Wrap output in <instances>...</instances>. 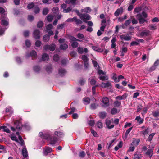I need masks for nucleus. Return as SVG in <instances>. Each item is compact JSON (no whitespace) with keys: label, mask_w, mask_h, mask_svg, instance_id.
<instances>
[{"label":"nucleus","mask_w":159,"mask_h":159,"mask_svg":"<svg viewBox=\"0 0 159 159\" xmlns=\"http://www.w3.org/2000/svg\"><path fill=\"white\" fill-rule=\"evenodd\" d=\"M44 49L46 50H49L51 51H53L56 48V45L54 44H52L50 45H46L43 47Z\"/></svg>","instance_id":"obj_6"},{"label":"nucleus","mask_w":159,"mask_h":159,"mask_svg":"<svg viewBox=\"0 0 159 159\" xmlns=\"http://www.w3.org/2000/svg\"><path fill=\"white\" fill-rule=\"evenodd\" d=\"M77 38H78L79 39H83L84 37V35L81 33H79L77 35Z\"/></svg>","instance_id":"obj_52"},{"label":"nucleus","mask_w":159,"mask_h":159,"mask_svg":"<svg viewBox=\"0 0 159 159\" xmlns=\"http://www.w3.org/2000/svg\"><path fill=\"white\" fill-rule=\"evenodd\" d=\"M135 149V148L134 145H132V144L129 147V148L128 150V152L133 151Z\"/></svg>","instance_id":"obj_62"},{"label":"nucleus","mask_w":159,"mask_h":159,"mask_svg":"<svg viewBox=\"0 0 159 159\" xmlns=\"http://www.w3.org/2000/svg\"><path fill=\"white\" fill-rule=\"evenodd\" d=\"M53 26L51 24H49L46 26V28L47 30H49L53 28Z\"/></svg>","instance_id":"obj_53"},{"label":"nucleus","mask_w":159,"mask_h":159,"mask_svg":"<svg viewBox=\"0 0 159 159\" xmlns=\"http://www.w3.org/2000/svg\"><path fill=\"white\" fill-rule=\"evenodd\" d=\"M152 114L154 117H157L159 116V110H157L153 111Z\"/></svg>","instance_id":"obj_38"},{"label":"nucleus","mask_w":159,"mask_h":159,"mask_svg":"<svg viewBox=\"0 0 159 159\" xmlns=\"http://www.w3.org/2000/svg\"><path fill=\"white\" fill-rule=\"evenodd\" d=\"M94 121L93 120H90L88 122V124L89 125L91 126H93L94 125Z\"/></svg>","instance_id":"obj_56"},{"label":"nucleus","mask_w":159,"mask_h":159,"mask_svg":"<svg viewBox=\"0 0 159 159\" xmlns=\"http://www.w3.org/2000/svg\"><path fill=\"white\" fill-rule=\"evenodd\" d=\"M115 140L116 139H114L113 140H111L107 144V146L108 149L110 148L111 147V145L113 143Z\"/></svg>","instance_id":"obj_49"},{"label":"nucleus","mask_w":159,"mask_h":159,"mask_svg":"<svg viewBox=\"0 0 159 159\" xmlns=\"http://www.w3.org/2000/svg\"><path fill=\"white\" fill-rule=\"evenodd\" d=\"M141 157V155L140 154H135L134 157V159H140Z\"/></svg>","instance_id":"obj_43"},{"label":"nucleus","mask_w":159,"mask_h":159,"mask_svg":"<svg viewBox=\"0 0 159 159\" xmlns=\"http://www.w3.org/2000/svg\"><path fill=\"white\" fill-rule=\"evenodd\" d=\"M40 70V68L39 67L37 66H35L34 68V70L36 72H38Z\"/></svg>","instance_id":"obj_64"},{"label":"nucleus","mask_w":159,"mask_h":159,"mask_svg":"<svg viewBox=\"0 0 159 159\" xmlns=\"http://www.w3.org/2000/svg\"><path fill=\"white\" fill-rule=\"evenodd\" d=\"M78 52L80 54H82L84 52V48L81 47H79L77 48Z\"/></svg>","instance_id":"obj_41"},{"label":"nucleus","mask_w":159,"mask_h":159,"mask_svg":"<svg viewBox=\"0 0 159 159\" xmlns=\"http://www.w3.org/2000/svg\"><path fill=\"white\" fill-rule=\"evenodd\" d=\"M33 37L35 39H39L40 37L39 31L37 29H36L34 31L33 33Z\"/></svg>","instance_id":"obj_12"},{"label":"nucleus","mask_w":159,"mask_h":159,"mask_svg":"<svg viewBox=\"0 0 159 159\" xmlns=\"http://www.w3.org/2000/svg\"><path fill=\"white\" fill-rule=\"evenodd\" d=\"M43 23L41 21H39L37 24V25L38 28H42L43 26Z\"/></svg>","instance_id":"obj_57"},{"label":"nucleus","mask_w":159,"mask_h":159,"mask_svg":"<svg viewBox=\"0 0 159 159\" xmlns=\"http://www.w3.org/2000/svg\"><path fill=\"white\" fill-rule=\"evenodd\" d=\"M140 142V139H139L134 140L132 143V145H137L139 144Z\"/></svg>","instance_id":"obj_32"},{"label":"nucleus","mask_w":159,"mask_h":159,"mask_svg":"<svg viewBox=\"0 0 159 159\" xmlns=\"http://www.w3.org/2000/svg\"><path fill=\"white\" fill-rule=\"evenodd\" d=\"M92 49L97 52H101L103 51L102 49L101 48L97 46H93L92 47Z\"/></svg>","instance_id":"obj_16"},{"label":"nucleus","mask_w":159,"mask_h":159,"mask_svg":"<svg viewBox=\"0 0 159 159\" xmlns=\"http://www.w3.org/2000/svg\"><path fill=\"white\" fill-rule=\"evenodd\" d=\"M54 134L59 138H62L64 136V133L60 131H55Z\"/></svg>","instance_id":"obj_21"},{"label":"nucleus","mask_w":159,"mask_h":159,"mask_svg":"<svg viewBox=\"0 0 159 159\" xmlns=\"http://www.w3.org/2000/svg\"><path fill=\"white\" fill-rule=\"evenodd\" d=\"M69 39L70 40V41L72 42L71 44V46L72 48H75L78 47L79 43L78 42H76L77 41L82 42V41L77 39L73 36H70L69 37Z\"/></svg>","instance_id":"obj_3"},{"label":"nucleus","mask_w":159,"mask_h":159,"mask_svg":"<svg viewBox=\"0 0 159 159\" xmlns=\"http://www.w3.org/2000/svg\"><path fill=\"white\" fill-rule=\"evenodd\" d=\"M26 56L28 57H31L33 58H35L37 56V52L34 50H32L30 52H27Z\"/></svg>","instance_id":"obj_10"},{"label":"nucleus","mask_w":159,"mask_h":159,"mask_svg":"<svg viewBox=\"0 0 159 159\" xmlns=\"http://www.w3.org/2000/svg\"><path fill=\"white\" fill-rule=\"evenodd\" d=\"M135 120H136L139 123V124H141L144 121L143 119H141L139 116H137Z\"/></svg>","instance_id":"obj_26"},{"label":"nucleus","mask_w":159,"mask_h":159,"mask_svg":"<svg viewBox=\"0 0 159 159\" xmlns=\"http://www.w3.org/2000/svg\"><path fill=\"white\" fill-rule=\"evenodd\" d=\"M66 73V71L63 69H60L59 71V75L61 76H63Z\"/></svg>","instance_id":"obj_37"},{"label":"nucleus","mask_w":159,"mask_h":159,"mask_svg":"<svg viewBox=\"0 0 159 159\" xmlns=\"http://www.w3.org/2000/svg\"><path fill=\"white\" fill-rule=\"evenodd\" d=\"M71 10L72 8L70 7H69L67 9H64L63 10V11L65 13H67L69 12L70 11H71Z\"/></svg>","instance_id":"obj_58"},{"label":"nucleus","mask_w":159,"mask_h":159,"mask_svg":"<svg viewBox=\"0 0 159 159\" xmlns=\"http://www.w3.org/2000/svg\"><path fill=\"white\" fill-rule=\"evenodd\" d=\"M22 153L24 157H26L28 156V152L25 148H24L22 149Z\"/></svg>","instance_id":"obj_23"},{"label":"nucleus","mask_w":159,"mask_h":159,"mask_svg":"<svg viewBox=\"0 0 159 159\" xmlns=\"http://www.w3.org/2000/svg\"><path fill=\"white\" fill-rule=\"evenodd\" d=\"M5 111L6 112L9 113V115L11 114L13 112L12 108L9 107L6 108Z\"/></svg>","instance_id":"obj_28"},{"label":"nucleus","mask_w":159,"mask_h":159,"mask_svg":"<svg viewBox=\"0 0 159 159\" xmlns=\"http://www.w3.org/2000/svg\"><path fill=\"white\" fill-rule=\"evenodd\" d=\"M75 17H74L73 18H69L67 19L66 21L68 22H72L75 21Z\"/></svg>","instance_id":"obj_63"},{"label":"nucleus","mask_w":159,"mask_h":159,"mask_svg":"<svg viewBox=\"0 0 159 159\" xmlns=\"http://www.w3.org/2000/svg\"><path fill=\"white\" fill-rule=\"evenodd\" d=\"M91 11V9L89 7H87L84 9H82L81 11L82 12L89 13Z\"/></svg>","instance_id":"obj_29"},{"label":"nucleus","mask_w":159,"mask_h":159,"mask_svg":"<svg viewBox=\"0 0 159 159\" xmlns=\"http://www.w3.org/2000/svg\"><path fill=\"white\" fill-rule=\"evenodd\" d=\"M117 112V110L115 108H113L111 111V113L112 114H115Z\"/></svg>","instance_id":"obj_59"},{"label":"nucleus","mask_w":159,"mask_h":159,"mask_svg":"<svg viewBox=\"0 0 159 159\" xmlns=\"http://www.w3.org/2000/svg\"><path fill=\"white\" fill-rule=\"evenodd\" d=\"M149 31L148 30H144L142 31L140 35L141 37H143L144 36H146L149 34Z\"/></svg>","instance_id":"obj_15"},{"label":"nucleus","mask_w":159,"mask_h":159,"mask_svg":"<svg viewBox=\"0 0 159 159\" xmlns=\"http://www.w3.org/2000/svg\"><path fill=\"white\" fill-rule=\"evenodd\" d=\"M133 127H131L128 129L126 131L125 135V139H126L127 138V136L128 134L130 133L131 131L132 130Z\"/></svg>","instance_id":"obj_33"},{"label":"nucleus","mask_w":159,"mask_h":159,"mask_svg":"<svg viewBox=\"0 0 159 159\" xmlns=\"http://www.w3.org/2000/svg\"><path fill=\"white\" fill-rule=\"evenodd\" d=\"M16 134L18 136L19 140L17 142L18 143L21 145L23 146L24 145V141L21 136L19 135L18 132H16Z\"/></svg>","instance_id":"obj_14"},{"label":"nucleus","mask_w":159,"mask_h":159,"mask_svg":"<svg viewBox=\"0 0 159 159\" xmlns=\"http://www.w3.org/2000/svg\"><path fill=\"white\" fill-rule=\"evenodd\" d=\"M98 69V73L100 75L99 78V79L102 81L107 80L108 79L107 76L106 75H105L106 73L103 72L102 70L100 69L99 66H98L97 68Z\"/></svg>","instance_id":"obj_4"},{"label":"nucleus","mask_w":159,"mask_h":159,"mask_svg":"<svg viewBox=\"0 0 159 159\" xmlns=\"http://www.w3.org/2000/svg\"><path fill=\"white\" fill-rule=\"evenodd\" d=\"M84 103L85 104H88L90 103V99L89 98H84L83 99Z\"/></svg>","instance_id":"obj_25"},{"label":"nucleus","mask_w":159,"mask_h":159,"mask_svg":"<svg viewBox=\"0 0 159 159\" xmlns=\"http://www.w3.org/2000/svg\"><path fill=\"white\" fill-rule=\"evenodd\" d=\"M80 17L84 22H87V20H90L91 19L90 16L87 14H82Z\"/></svg>","instance_id":"obj_9"},{"label":"nucleus","mask_w":159,"mask_h":159,"mask_svg":"<svg viewBox=\"0 0 159 159\" xmlns=\"http://www.w3.org/2000/svg\"><path fill=\"white\" fill-rule=\"evenodd\" d=\"M64 24H59L57 27V29H62L64 27Z\"/></svg>","instance_id":"obj_55"},{"label":"nucleus","mask_w":159,"mask_h":159,"mask_svg":"<svg viewBox=\"0 0 159 159\" xmlns=\"http://www.w3.org/2000/svg\"><path fill=\"white\" fill-rule=\"evenodd\" d=\"M53 18V16L52 15H49L47 17L48 21L49 22H51Z\"/></svg>","instance_id":"obj_42"},{"label":"nucleus","mask_w":159,"mask_h":159,"mask_svg":"<svg viewBox=\"0 0 159 159\" xmlns=\"http://www.w3.org/2000/svg\"><path fill=\"white\" fill-rule=\"evenodd\" d=\"M159 65V60H156L154 63V65L150 69V71H152L154 70L157 66Z\"/></svg>","instance_id":"obj_20"},{"label":"nucleus","mask_w":159,"mask_h":159,"mask_svg":"<svg viewBox=\"0 0 159 159\" xmlns=\"http://www.w3.org/2000/svg\"><path fill=\"white\" fill-rule=\"evenodd\" d=\"M41 43H42L40 41L37 40L35 43V45L36 47H39L41 46Z\"/></svg>","instance_id":"obj_50"},{"label":"nucleus","mask_w":159,"mask_h":159,"mask_svg":"<svg viewBox=\"0 0 159 159\" xmlns=\"http://www.w3.org/2000/svg\"><path fill=\"white\" fill-rule=\"evenodd\" d=\"M113 76L112 77V79L114 80L115 82H119V80L117 78V75L115 73H113L112 74Z\"/></svg>","instance_id":"obj_34"},{"label":"nucleus","mask_w":159,"mask_h":159,"mask_svg":"<svg viewBox=\"0 0 159 159\" xmlns=\"http://www.w3.org/2000/svg\"><path fill=\"white\" fill-rule=\"evenodd\" d=\"M121 103L117 101H115L113 103V105L115 107H118L120 106Z\"/></svg>","instance_id":"obj_35"},{"label":"nucleus","mask_w":159,"mask_h":159,"mask_svg":"<svg viewBox=\"0 0 159 159\" xmlns=\"http://www.w3.org/2000/svg\"><path fill=\"white\" fill-rule=\"evenodd\" d=\"M147 17V15L145 12H143L141 14H139L136 16V18L139 20V23L141 24L147 22L146 18Z\"/></svg>","instance_id":"obj_1"},{"label":"nucleus","mask_w":159,"mask_h":159,"mask_svg":"<svg viewBox=\"0 0 159 159\" xmlns=\"http://www.w3.org/2000/svg\"><path fill=\"white\" fill-rule=\"evenodd\" d=\"M120 37L122 40L125 41H129L131 38V36L127 34L120 35Z\"/></svg>","instance_id":"obj_11"},{"label":"nucleus","mask_w":159,"mask_h":159,"mask_svg":"<svg viewBox=\"0 0 159 159\" xmlns=\"http://www.w3.org/2000/svg\"><path fill=\"white\" fill-rule=\"evenodd\" d=\"M127 48L126 47H123L121 50V55L123 56L125 53L127 52Z\"/></svg>","instance_id":"obj_27"},{"label":"nucleus","mask_w":159,"mask_h":159,"mask_svg":"<svg viewBox=\"0 0 159 159\" xmlns=\"http://www.w3.org/2000/svg\"><path fill=\"white\" fill-rule=\"evenodd\" d=\"M101 87L104 88L110 89L111 87V85L110 82L109 81H107L106 82H102L100 84Z\"/></svg>","instance_id":"obj_8"},{"label":"nucleus","mask_w":159,"mask_h":159,"mask_svg":"<svg viewBox=\"0 0 159 159\" xmlns=\"http://www.w3.org/2000/svg\"><path fill=\"white\" fill-rule=\"evenodd\" d=\"M48 9L47 8H45L43 9V15H46L48 13Z\"/></svg>","instance_id":"obj_47"},{"label":"nucleus","mask_w":159,"mask_h":159,"mask_svg":"<svg viewBox=\"0 0 159 159\" xmlns=\"http://www.w3.org/2000/svg\"><path fill=\"white\" fill-rule=\"evenodd\" d=\"M96 81L94 77H92L90 81V83L92 85H94L96 83Z\"/></svg>","instance_id":"obj_48"},{"label":"nucleus","mask_w":159,"mask_h":159,"mask_svg":"<svg viewBox=\"0 0 159 159\" xmlns=\"http://www.w3.org/2000/svg\"><path fill=\"white\" fill-rule=\"evenodd\" d=\"M153 149H149L146 152V155H148L150 157H151L153 154Z\"/></svg>","instance_id":"obj_24"},{"label":"nucleus","mask_w":159,"mask_h":159,"mask_svg":"<svg viewBox=\"0 0 159 159\" xmlns=\"http://www.w3.org/2000/svg\"><path fill=\"white\" fill-rule=\"evenodd\" d=\"M75 22L77 25L81 24L82 23V21L81 20L79 19H77L76 17H75Z\"/></svg>","instance_id":"obj_45"},{"label":"nucleus","mask_w":159,"mask_h":159,"mask_svg":"<svg viewBox=\"0 0 159 159\" xmlns=\"http://www.w3.org/2000/svg\"><path fill=\"white\" fill-rule=\"evenodd\" d=\"M123 12V9L122 7H120L117 9L114 13V15L116 16H119L120 14H122Z\"/></svg>","instance_id":"obj_18"},{"label":"nucleus","mask_w":159,"mask_h":159,"mask_svg":"<svg viewBox=\"0 0 159 159\" xmlns=\"http://www.w3.org/2000/svg\"><path fill=\"white\" fill-rule=\"evenodd\" d=\"M99 115L100 117L101 118H104L106 116V113L105 112H100Z\"/></svg>","instance_id":"obj_39"},{"label":"nucleus","mask_w":159,"mask_h":159,"mask_svg":"<svg viewBox=\"0 0 159 159\" xmlns=\"http://www.w3.org/2000/svg\"><path fill=\"white\" fill-rule=\"evenodd\" d=\"M97 125L98 128H102L103 127L102 123L99 121L97 122Z\"/></svg>","instance_id":"obj_51"},{"label":"nucleus","mask_w":159,"mask_h":159,"mask_svg":"<svg viewBox=\"0 0 159 159\" xmlns=\"http://www.w3.org/2000/svg\"><path fill=\"white\" fill-rule=\"evenodd\" d=\"M50 36L48 35H46L43 36V39L44 42H47L49 40Z\"/></svg>","instance_id":"obj_40"},{"label":"nucleus","mask_w":159,"mask_h":159,"mask_svg":"<svg viewBox=\"0 0 159 159\" xmlns=\"http://www.w3.org/2000/svg\"><path fill=\"white\" fill-rule=\"evenodd\" d=\"M111 121L109 120H106V124L109 129H111L114 127V125H111Z\"/></svg>","instance_id":"obj_19"},{"label":"nucleus","mask_w":159,"mask_h":159,"mask_svg":"<svg viewBox=\"0 0 159 159\" xmlns=\"http://www.w3.org/2000/svg\"><path fill=\"white\" fill-rule=\"evenodd\" d=\"M125 98V96L124 95L122 96H119L116 97V99H118L119 100H122Z\"/></svg>","instance_id":"obj_61"},{"label":"nucleus","mask_w":159,"mask_h":159,"mask_svg":"<svg viewBox=\"0 0 159 159\" xmlns=\"http://www.w3.org/2000/svg\"><path fill=\"white\" fill-rule=\"evenodd\" d=\"M102 102L103 104V106L107 107L109 105V100L107 98L103 97L102 98Z\"/></svg>","instance_id":"obj_13"},{"label":"nucleus","mask_w":159,"mask_h":159,"mask_svg":"<svg viewBox=\"0 0 159 159\" xmlns=\"http://www.w3.org/2000/svg\"><path fill=\"white\" fill-rule=\"evenodd\" d=\"M52 151L51 148L49 147H46L44 149V154L45 155H47L48 153L51 152Z\"/></svg>","instance_id":"obj_17"},{"label":"nucleus","mask_w":159,"mask_h":159,"mask_svg":"<svg viewBox=\"0 0 159 159\" xmlns=\"http://www.w3.org/2000/svg\"><path fill=\"white\" fill-rule=\"evenodd\" d=\"M76 1L75 0H66L65 2L66 3L69 4L71 3V4L75 5V2Z\"/></svg>","instance_id":"obj_31"},{"label":"nucleus","mask_w":159,"mask_h":159,"mask_svg":"<svg viewBox=\"0 0 159 159\" xmlns=\"http://www.w3.org/2000/svg\"><path fill=\"white\" fill-rule=\"evenodd\" d=\"M48 55L46 53H44L42 56V60H48Z\"/></svg>","instance_id":"obj_44"},{"label":"nucleus","mask_w":159,"mask_h":159,"mask_svg":"<svg viewBox=\"0 0 159 159\" xmlns=\"http://www.w3.org/2000/svg\"><path fill=\"white\" fill-rule=\"evenodd\" d=\"M1 24L3 26H7L8 25L9 20L6 17H2L1 18Z\"/></svg>","instance_id":"obj_7"},{"label":"nucleus","mask_w":159,"mask_h":159,"mask_svg":"<svg viewBox=\"0 0 159 159\" xmlns=\"http://www.w3.org/2000/svg\"><path fill=\"white\" fill-rule=\"evenodd\" d=\"M39 136L42 138L46 139L47 138V137H48L49 134H43V132H40L39 134Z\"/></svg>","instance_id":"obj_22"},{"label":"nucleus","mask_w":159,"mask_h":159,"mask_svg":"<svg viewBox=\"0 0 159 159\" xmlns=\"http://www.w3.org/2000/svg\"><path fill=\"white\" fill-rule=\"evenodd\" d=\"M25 44L27 47H29L31 45L30 41L29 40H26L25 42Z\"/></svg>","instance_id":"obj_60"},{"label":"nucleus","mask_w":159,"mask_h":159,"mask_svg":"<svg viewBox=\"0 0 159 159\" xmlns=\"http://www.w3.org/2000/svg\"><path fill=\"white\" fill-rule=\"evenodd\" d=\"M46 140L49 142L50 144L53 145L56 144L58 141V139L56 137L51 136L49 134L48 137H47Z\"/></svg>","instance_id":"obj_5"},{"label":"nucleus","mask_w":159,"mask_h":159,"mask_svg":"<svg viewBox=\"0 0 159 159\" xmlns=\"http://www.w3.org/2000/svg\"><path fill=\"white\" fill-rule=\"evenodd\" d=\"M1 128L2 129H3L4 131L8 133H10V130L6 126H1Z\"/></svg>","instance_id":"obj_36"},{"label":"nucleus","mask_w":159,"mask_h":159,"mask_svg":"<svg viewBox=\"0 0 159 159\" xmlns=\"http://www.w3.org/2000/svg\"><path fill=\"white\" fill-rule=\"evenodd\" d=\"M68 47V45L66 43L62 44L60 45V48L62 50H65Z\"/></svg>","instance_id":"obj_30"},{"label":"nucleus","mask_w":159,"mask_h":159,"mask_svg":"<svg viewBox=\"0 0 159 159\" xmlns=\"http://www.w3.org/2000/svg\"><path fill=\"white\" fill-rule=\"evenodd\" d=\"M155 134V133H152L150 134L148 136V140L150 142L151 141L153 138V137Z\"/></svg>","instance_id":"obj_46"},{"label":"nucleus","mask_w":159,"mask_h":159,"mask_svg":"<svg viewBox=\"0 0 159 159\" xmlns=\"http://www.w3.org/2000/svg\"><path fill=\"white\" fill-rule=\"evenodd\" d=\"M98 105L95 103L92 104L90 105V108L92 109H95L97 107Z\"/></svg>","instance_id":"obj_54"},{"label":"nucleus","mask_w":159,"mask_h":159,"mask_svg":"<svg viewBox=\"0 0 159 159\" xmlns=\"http://www.w3.org/2000/svg\"><path fill=\"white\" fill-rule=\"evenodd\" d=\"M14 127H11V129L13 131L16 130H20L21 129L22 125L21 122L18 120H16L14 122Z\"/></svg>","instance_id":"obj_2"}]
</instances>
